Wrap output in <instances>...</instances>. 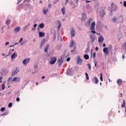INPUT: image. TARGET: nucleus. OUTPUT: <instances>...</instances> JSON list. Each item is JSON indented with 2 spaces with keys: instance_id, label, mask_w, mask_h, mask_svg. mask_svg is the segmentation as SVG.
<instances>
[{
  "instance_id": "obj_11",
  "label": "nucleus",
  "mask_w": 126,
  "mask_h": 126,
  "mask_svg": "<svg viewBox=\"0 0 126 126\" xmlns=\"http://www.w3.org/2000/svg\"><path fill=\"white\" fill-rule=\"evenodd\" d=\"M20 80H21V79H20V77H14L13 79V81L14 82L16 81L17 82H20Z\"/></svg>"
},
{
  "instance_id": "obj_42",
  "label": "nucleus",
  "mask_w": 126,
  "mask_h": 126,
  "mask_svg": "<svg viewBox=\"0 0 126 126\" xmlns=\"http://www.w3.org/2000/svg\"><path fill=\"white\" fill-rule=\"evenodd\" d=\"M93 56L94 59H95V58H96V52H94L93 54Z\"/></svg>"
},
{
  "instance_id": "obj_8",
  "label": "nucleus",
  "mask_w": 126,
  "mask_h": 126,
  "mask_svg": "<svg viewBox=\"0 0 126 126\" xmlns=\"http://www.w3.org/2000/svg\"><path fill=\"white\" fill-rule=\"evenodd\" d=\"M57 63H58L59 66L60 67L63 63V59H58V60H57Z\"/></svg>"
},
{
  "instance_id": "obj_46",
  "label": "nucleus",
  "mask_w": 126,
  "mask_h": 126,
  "mask_svg": "<svg viewBox=\"0 0 126 126\" xmlns=\"http://www.w3.org/2000/svg\"><path fill=\"white\" fill-rule=\"evenodd\" d=\"M2 80V77H0V83H1V82H2V81H1Z\"/></svg>"
},
{
  "instance_id": "obj_61",
  "label": "nucleus",
  "mask_w": 126,
  "mask_h": 126,
  "mask_svg": "<svg viewBox=\"0 0 126 126\" xmlns=\"http://www.w3.org/2000/svg\"><path fill=\"white\" fill-rule=\"evenodd\" d=\"M86 2H87V3L91 2V1H89V0H86Z\"/></svg>"
},
{
  "instance_id": "obj_59",
  "label": "nucleus",
  "mask_w": 126,
  "mask_h": 126,
  "mask_svg": "<svg viewBox=\"0 0 126 126\" xmlns=\"http://www.w3.org/2000/svg\"><path fill=\"white\" fill-rule=\"evenodd\" d=\"M58 2L57 1H56V0H55L54 2V4H56V3H57Z\"/></svg>"
},
{
  "instance_id": "obj_34",
  "label": "nucleus",
  "mask_w": 126,
  "mask_h": 126,
  "mask_svg": "<svg viewBox=\"0 0 126 126\" xmlns=\"http://www.w3.org/2000/svg\"><path fill=\"white\" fill-rule=\"evenodd\" d=\"M124 107H126V101L124 100L123 104L122 105V107L124 108Z\"/></svg>"
},
{
  "instance_id": "obj_26",
  "label": "nucleus",
  "mask_w": 126,
  "mask_h": 126,
  "mask_svg": "<svg viewBox=\"0 0 126 126\" xmlns=\"http://www.w3.org/2000/svg\"><path fill=\"white\" fill-rule=\"evenodd\" d=\"M43 14L46 15L47 14V12H49V9H47L45 10V8L43 9Z\"/></svg>"
},
{
  "instance_id": "obj_17",
  "label": "nucleus",
  "mask_w": 126,
  "mask_h": 126,
  "mask_svg": "<svg viewBox=\"0 0 126 126\" xmlns=\"http://www.w3.org/2000/svg\"><path fill=\"white\" fill-rule=\"evenodd\" d=\"M17 57V54H16V52H15L14 54H13L11 56V58L12 59V60H14V59L15 58H16Z\"/></svg>"
},
{
  "instance_id": "obj_20",
  "label": "nucleus",
  "mask_w": 126,
  "mask_h": 126,
  "mask_svg": "<svg viewBox=\"0 0 126 126\" xmlns=\"http://www.w3.org/2000/svg\"><path fill=\"white\" fill-rule=\"evenodd\" d=\"M118 20V18L116 17H114L113 18L111 19V21L113 22L114 23H116L117 22V20Z\"/></svg>"
},
{
  "instance_id": "obj_31",
  "label": "nucleus",
  "mask_w": 126,
  "mask_h": 126,
  "mask_svg": "<svg viewBox=\"0 0 126 126\" xmlns=\"http://www.w3.org/2000/svg\"><path fill=\"white\" fill-rule=\"evenodd\" d=\"M92 21H93V20L92 18H90L89 21H88V23L89 25H90V24H91V22H92Z\"/></svg>"
},
{
  "instance_id": "obj_33",
  "label": "nucleus",
  "mask_w": 126,
  "mask_h": 126,
  "mask_svg": "<svg viewBox=\"0 0 126 126\" xmlns=\"http://www.w3.org/2000/svg\"><path fill=\"white\" fill-rule=\"evenodd\" d=\"M26 44V41L24 40L23 42L21 43V46H23V45H25Z\"/></svg>"
},
{
  "instance_id": "obj_2",
  "label": "nucleus",
  "mask_w": 126,
  "mask_h": 126,
  "mask_svg": "<svg viewBox=\"0 0 126 126\" xmlns=\"http://www.w3.org/2000/svg\"><path fill=\"white\" fill-rule=\"evenodd\" d=\"M49 62L50 64H55L56 63V62H57V57H51L50 61Z\"/></svg>"
},
{
  "instance_id": "obj_63",
  "label": "nucleus",
  "mask_w": 126,
  "mask_h": 126,
  "mask_svg": "<svg viewBox=\"0 0 126 126\" xmlns=\"http://www.w3.org/2000/svg\"><path fill=\"white\" fill-rule=\"evenodd\" d=\"M102 46L103 47H106V44L103 43Z\"/></svg>"
},
{
  "instance_id": "obj_51",
  "label": "nucleus",
  "mask_w": 126,
  "mask_h": 126,
  "mask_svg": "<svg viewBox=\"0 0 126 126\" xmlns=\"http://www.w3.org/2000/svg\"><path fill=\"white\" fill-rule=\"evenodd\" d=\"M124 6H125V7H126V1H125L124 2Z\"/></svg>"
},
{
  "instance_id": "obj_49",
  "label": "nucleus",
  "mask_w": 126,
  "mask_h": 126,
  "mask_svg": "<svg viewBox=\"0 0 126 126\" xmlns=\"http://www.w3.org/2000/svg\"><path fill=\"white\" fill-rule=\"evenodd\" d=\"M68 2V0H65V5H66V4Z\"/></svg>"
},
{
  "instance_id": "obj_6",
  "label": "nucleus",
  "mask_w": 126,
  "mask_h": 126,
  "mask_svg": "<svg viewBox=\"0 0 126 126\" xmlns=\"http://www.w3.org/2000/svg\"><path fill=\"white\" fill-rule=\"evenodd\" d=\"M101 11H100V13L101 14H102L101 15V18H104V16L106 15V11H105V9L103 8V7L101 8Z\"/></svg>"
},
{
  "instance_id": "obj_39",
  "label": "nucleus",
  "mask_w": 126,
  "mask_h": 126,
  "mask_svg": "<svg viewBox=\"0 0 126 126\" xmlns=\"http://www.w3.org/2000/svg\"><path fill=\"white\" fill-rule=\"evenodd\" d=\"M8 113H9L8 110H6L5 112L4 113V114H5V116H6L8 115Z\"/></svg>"
},
{
  "instance_id": "obj_41",
  "label": "nucleus",
  "mask_w": 126,
  "mask_h": 126,
  "mask_svg": "<svg viewBox=\"0 0 126 126\" xmlns=\"http://www.w3.org/2000/svg\"><path fill=\"white\" fill-rule=\"evenodd\" d=\"M76 49V46H74V48H73V50H71V53H73V52H74V51H75V49Z\"/></svg>"
},
{
  "instance_id": "obj_32",
  "label": "nucleus",
  "mask_w": 126,
  "mask_h": 126,
  "mask_svg": "<svg viewBox=\"0 0 126 126\" xmlns=\"http://www.w3.org/2000/svg\"><path fill=\"white\" fill-rule=\"evenodd\" d=\"M87 66H88L89 70H91V65L90 63L87 64Z\"/></svg>"
},
{
  "instance_id": "obj_35",
  "label": "nucleus",
  "mask_w": 126,
  "mask_h": 126,
  "mask_svg": "<svg viewBox=\"0 0 126 126\" xmlns=\"http://www.w3.org/2000/svg\"><path fill=\"white\" fill-rule=\"evenodd\" d=\"M5 111V107H2L0 108L1 112H4Z\"/></svg>"
},
{
  "instance_id": "obj_57",
  "label": "nucleus",
  "mask_w": 126,
  "mask_h": 126,
  "mask_svg": "<svg viewBox=\"0 0 126 126\" xmlns=\"http://www.w3.org/2000/svg\"><path fill=\"white\" fill-rule=\"evenodd\" d=\"M27 6L28 7H30L31 6V4H27Z\"/></svg>"
},
{
  "instance_id": "obj_64",
  "label": "nucleus",
  "mask_w": 126,
  "mask_h": 126,
  "mask_svg": "<svg viewBox=\"0 0 126 126\" xmlns=\"http://www.w3.org/2000/svg\"><path fill=\"white\" fill-rule=\"evenodd\" d=\"M1 56H5V54L4 53H2L1 54Z\"/></svg>"
},
{
  "instance_id": "obj_28",
  "label": "nucleus",
  "mask_w": 126,
  "mask_h": 126,
  "mask_svg": "<svg viewBox=\"0 0 126 126\" xmlns=\"http://www.w3.org/2000/svg\"><path fill=\"white\" fill-rule=\"evenodd\" d=\"M30 26V24H29L28 25L25 26L24 28H23L24 31H26V30H27V27H29Z\"/></svg>"
},
{
  "instance_id": "obj_25",
  "label": "nucleus",
  "mask_w": 126,
  "mask_h": 126,
  "mask_svg": "<svg viewBox=\"0 0 126 126\" xmlns=\"http://www.w3.org/2000/svg\"><path fill=\"white\" fill-rule=\"evenodd\" d=\"M58 25V29H60L61 27H62V23L60 21H57Z\"/></svg>"
},
{
  "instance_id": "obj_12",
  "label": "nucleus",
  "mask_w": 126,
  "mask_h": 126,
  "mask_svg": "<svg viewBox=\"0 0 126 126\" xmlns=\"http://www.w3.org/2000/svg\"><path fill=\"white\" fill-rule=\"evenodd\" d=\"M38 34H39V36L41 38H42V37H44L45 35V32H39Z\"/></svg>"
},
{
  "instance_id": "obj_30",
  "label": "nucleus",
  "mask_w": 126,
  "mask_h": 126,
  "mask_svg": "<svg viewBox=\"0 0 126 126\" xmlns=\"http://www.w3.org/2000/svg\"><path fill=\"white\" fill-rule=\"evenodd\" d=\"M84 58L85 60H89V55L86 54L84 56Z\"/></svg>"
},
{
  "instance_id": "obj_5",
  "label": "nucleus",
  "mask_w": 126,
  "mask_h": 126,
  "mask_svg": "<svg viewBox=\"0 0 126 126\" xmlns=\"http://www.w3.org/2000/svg\"><path fill=\"white\" fill-rule=\"evenodd\" d=\"M70 33L71 38H72V37H75V30H74L73 28H71Z\"/></svg>"
},
{
  "instance_id": "obj_15",
  "label": "nucleus",
  "mask_w": 126,
  "mask_h": 126,
  "mask_svg": "<svg viewBox=\"0 0 126 126\" xmlns=\"http://www.w3.org/2000/svg\"><path fill=\"white\" fill-rule=\"evenodd\" d=\"M103 52H104L105 54H106V55H108L109 54V49H108V48L105 47L103 49Z\"/></svg>"
},
{
  "instance_id": "obj_1",
  "label": "nucleus",
  "mask_w": 126,
  "mask_h": 126,
  "mask_svg": "<svg viewBox=\"0 0 126 126\" xmlns=\"http://www.w3.org/2000/svg\"><path fill=\"white\" fill-rule=\"evenodd\" d=\"M95 22H93L91 25V30H92L91 31L92 33H93V34H96V32L95 31Z\"/></svg>"
},
{
  "instance_id": "obj_60",
  "label": "nucleus",
  "mask_w": 126,
  "mask_h": 126,
  "mask_svg": "<svg viewBox=\"0 0 126 126\" xmlns=\"http://www.w3.org/2000/svg\"><path fill=\"white\" fill-rule=\"evenodd\" d=\"M9 42H7L5 44V46H7V45H9Z\"/></svg>"
},
{
  "instance_id": "obj_45",
  "label": "nucleus",
  "mask_w": 126,
  "mask_h": 126,
  "mask_svg": "<svg viewBox=\"0 0 126 126\" xmlns=\"http://www.w3.org/2000/svg\"><path fill=\"white\" fill-rule=\"evenodd\" d=\"M20 101V98L19 97H17L16 98V101L17 102H19Z\"/></svg>"
},
{
  "instance_id": "obj_3",
  "label": "nucleus",
  "mask_w": 126,
  "mask_h": 126,
  "mask_svg": "<svg viewBox=\"0 0 126 126\" xmlns=\"http://www.w3.org/2000/svg\"><path fill=\"white\" fill-rule=\"evenodd\" d=\"M118 9V6L116 5H114V3H111V10L110 11L111 13H113V12L116 11Z\"/></svg>"
},
{
  "instance_id": "obj_7",
  "label": "nucleus",
  "mask_w": 126,
  "mask_h": 126,
  "mask_svg": "<svg viewBox=\"0 0 126 126\" xmlns=\"http://www.w3.org/2000/svg\"><path fill=\"white\" fill-rule=\"evenodd\" d=\"M30 62V58H27L23 60V64H28Z\"/></svg>"
},
{
  "instance_id": "obj_23",
  "label": "nucleus",
  "mask_w": 126,
  "mask_h": 126,
  "mask_svg": "<svg viewBox=\"0 0 126 126\" xmlns=\"http://www.w3.org/2000/svg\"><path fill=\"white\" fill-rule=\"evenodd\" d=\"M82 18L84 20H85V19H86V18H87V17L86 16V14H85V13H83L82 15Z\"/></svg>"
},
{
  "instance_id": "obj_13",
  "label": "nucleus",
  "mask_w": 126,
  "mask_h": 126,
  "mask_svg": "<svg viewBox=\"0 0 126 126\" xmlns=\"http://www.w3.org/2000/svg\"><path fill=\"white\" fill-rule=\"evenodd\" d=\"M104 41V37L102 36H100L98 38V42L99 43H103V41Z\"/></svg>"
},
{
  "instance_id": "obj_48",
  "label": "nucleus",
  "mask_w": 126,
  "mask_h": 126,
  "mask_svg": "<svg viewBox=\"0 0 126 126\" xmlns=\"http://www.w3.org/2000/svg\"><path fill=\"white\" fill-rule=\"evenodd\" d=\"M48 7H49V8H51V7H52V4L49 3V4H48Z\"/></svg>"
},
{
  "instance_id": "obj_36",
  "label": "nucleus",
  "mask_w": 126,
  "mask_h": 126,
  "mask_svg": "<svg viewBox=\"0 0 126 126\" xmlns=\"http://www.w3.org/2000/svg\"><path fill=\"white\" fill-rule=\"evenodd\" d=\"M85 74H86V76L87 80H89V76L88 75V73H86Z\"/></svg>"
},
{
  "instance_id": "obj_21",
  "label": "nucleus",
  "mask_w": 126,
  "mask_h": 126,
  "mask_svg": "<svg viewBox=\"0 0 126 126\" xmlns=\"http://www.w3.org/2000/svg\"><path fill=\"white\" fill-rule=\"evenodd\" d=\"M74 45H75V43H74V41H73V40H71L69 45L70 48H72V47L74 46Z\"/></svg>"
},
{
  "instance_id": "obj_19",
  "label": "nucleus",
  "mask_w": 126,
  "mask_h": 126,
  "mask_svg": "<svg viewBox=\"0 0 126 126\" xmlns=\"http://www.w3.org/2000/svg\"><path fill=\"white\" fill-rule=\"evenodd\" d=\"M94 81L95 84H97L99 80H98V78L97 77L95 76L94 78Z\"/></svg>"
},
{
  "instance_id": "obj_9",
  "label": "nucleus",
  "mask_w": 126,
  "mask_h": 126,
  "mask_svg": "<svg viewBox=\"0 0 126 126\" xmlns=\"http://www.w3.org/2000/svg\"><path fill=\"white\" fill-rule=\"evenodd\" d=\"M19 72V70L17 69V68H16V70L12 72L11 76H13V75H15V74H17Z\"/></svg>"
},
{
  "instance_id": "obj_27",
  "label": "nucleus",
  "mask_w": 126,
  "mask_h": 126,
  "mask_svg": "<svg viewBox=\"0 0 126 126\" xmlns=\"http://www.w3.org/2000/svg\"><path fill=\"white\" fill-rule=\"evenodd\" d=\"M38 27H39V28L43 29V28H44V27H45V25H44V23H41V24L38 26Z\"/></svg>"
},
{
  "instance_id": "obj_24",
  "label": "nucleus",
  "mask_w": 126,
  "mask_h": 126,
  "mask_svg": "<svg viewBox=\"0 0 126 126\" xmlns=\"http://www.w3.org/2000/svg\"><path fill=\"white\" fill-rule=\"evenodd\" d=\"M61 11L62 12V14L63 15H64V14H65V7H63L61 9Z\"/></svg>"
},
{
  "instance_id": "obj_52",
  "label": "nucleus",
  "mask_w": 126,
  "mask_h": 126,
  "mask_svg": "<svg viewBox=\"0 0 126 126\" xmlns=\"http://www.w3.org/2000/svg\"><path fill=\"white\" fill-rule=\"evenodd\" d=\"M10 80H11V77H9L8 79V82H9Z\"/></svg>"
},
{
  "instance_id": "obj_38",
  "label": "nucleus",
  "mask_w": 126,
  "mask_h": 126,
  "mask_svg": "<svg viewBox=\"0 0 126 126\" xmlns=\"http://www.w3.org/2000/svg\"><path fill=\"white\" fill-rule=\"evenodd\" d=\"M90 51V49L89 48H87L86 50L85 51V52L86 53H89Z\"/></svg>"
},
{
  "instance_id": "obj_47",
  "label": "nucleus",
  "mask_w": 126,
  "mask_h": 126,
  "mask_svg": "<svg viewBox=\"0 0 126 126\" xmlns=\"http://www.w3.org/2000/svg\"><path fill=\"white\" fill-rule=\"evenodd\" d=\"M23 40V38H22V37L21 38L19 43H21V42H22Z\"/></svg>"
},
{
  "instance_id": "obj_10",
  "label": "nucleus",
  "mask_w": 126,
  "mask_h": 126,
  "mask_svg": "<svg viewBox=\"0 0 126 126\" xmlns=\"http://www.w3.org/2000/svg\"><path fill=\"white\" fill-rule=\"evenodd\" d=\"M46 44V39H44L43 40H41V42L40 44V49H42V47H44V45Z\"/></svg>"
},
{
  "instance_id": "obj_29",
  "label": "nucleus",
  "mask_w": 126,
  "mask_h": 126,
  "mask_svg": "<svg viewBox=\"0 0 126 126\" xmlns=\"http://www.w3.org/2000/svg\"><path fill=\"white\" fill-rule=\"evenodd\" d=\"M11 20L10 19H8L7 20V21H6V25H9V24H10Z\"/></svg>"
},
{
  "instance_id": "obj_58",
  "label": "nucleus",
  "mask_w": 126,
  "mask_h": 126,
  "mask_svg": "<svg viewBox=\"0 0 126 126\" xmlns=\"http://www.w3.org/2000/svg\"><path fill=\"white\" fill-rule=\"evenodd\" d=\"M75 2L76 3H78V0H75Z\"/></svg>"
},
{
  "instance_id": "obj_54",
  "label": "nucleus",
  "mask_w": 126,
  "mask_h": 126,
  "mask_svg": "<svg viewBox=\"0 0 126 126\" xmlns=\"http://www.w3.org/2000/svg\"><path fill=\"white\" fill-rule=\"evenodd\" d=\"M98 50H99V48H98V47H95V51H98Z\"/></svg>"
},
{
  "instance_id": "obj_43",
  "label": "nucleus",
  "mask_w": 126,
  "mask_h": 126,
  "mask_svg": "<svg viewBox=\"0 0 126 126\" xmlns=\"http://www.w3.org/2000/svg\"><path fill=\"white\" fill-rule=\"evenodd\" d=\"M2 90H4V89H5V86L4 85V84L2 85Z\"/></svg>"
},
{
  "instance_id": "obj_55",
  "label": "nucleus",
  "mask_w": 126,
  "mask_h": 126,
  "mask_svg": "<svg viewBox=\"0 0 126 126\" xmlns=\"http://www.w3.org/2000/svg\"><path fill=\"white\" fill-rule=\"evenodd\" d=\"M2 116H5V114H4V113H3V114H1V115H0V117H2Z\"/></svg>"
},
{
  "instance_id": "obj_44",
  "label": "nucleus",
  "mask_w": 126,
  "mask_h": 126,
  "mask_svg": "<svg viewBox=\"0 0 126 126\" xmlns=\"http://www.w3.org/2000/svg\"><path fill=\"white\" fill-rule=\"evenodd\" d=\"M38 67V65L37 64H34V68L35 69H36V68H37Z\"/></svg>"
},
{
  "instance_id": "obj_16",
  "label": "nucleus",
  "mask_w": 126,
  "mask_h": 126,
  "mask_svg": "<svg viewBox=\"0 0 126 126\" xmlns=\"http://www.w3.org/2000/svg\"><path fill=\"white\" fill-rule=\"evenodd\" d=\"M49 47H50V45L49 44H47L44 47V52H45V53H48V50H49Z\"/></svg>"
},
{
  "instance_id": "obj_53",
  "label": "nucleus",
  "mask_w": 126,
  "mask_h": 126,
  "mask_svg": "<svg viewBox=\"0 0 126 126\" xmlns=\"http://www.w3.org/2000/svg\"><path fill=\"white\" fill-rule=\"evenodd\" d=\"M35 30H36V29L35 28H32V31H35Z\"/></svg>"
},
{
  "instance_id": "obj_14",
  "label": "nucleus",
  "mask_w": 126,
  "mask_h": 126,
  "mask_svg": "<svg viewBox=\"0 0 126 126\" xmlns=\"http://www.w3.org/2000/svg\"><path fill=\"white\" fill-rule=\"evenodd\" d=\"M14 31L15 33H18V32H20V27H18L14 29Z\"/></svg>"
},
{
  "instance_id": "obj_4",
  "label": "nucleus",
  "mask_w": 126,
  "mask_h": 126,
  "mask_svg": "<svg viewBox=\"0 0 126 126\" xmlns=\"http://www.w3.org/2000/svg\"><path fill=\"white\" fill-rule=\"evenodd\" d=\"M82 59L80 58V56L78 55L77 58V64H82Z\"/></svg>"
},
{
  "instance_id": "obj_40",
  "label": "nucleus",
  "mask_w": 126,
  "mask_h": 126,
  "mask_svg": "<svg viewBox=\"0 0 126 126\" xmlns=\"http://www.w3.org/2000/svg\"><path fill=\"white\" fill-rule=\"evenodd\" d=\"M8 107L9 108H11V107H12V103H9L8 104Z\"/></svg>"
},
{
  "instance_id": "obj_37",
  "label": "nucleus",
  "mask_w": 126,
  "mask_h": 126,
  "mask_svg": "<svg viewBox=\"0 0 126 126\" xmlns=\"http://www.w3.org/2000/svg\"><path fill=\"white\" fill-rule=\"evenodd\" d=\"M100 79L101 81H103V74L102 73L100 74Z\"/></svg>"
},
{
  "instance_id": "obj_50",
  "label": "nucleus",
  "mask_w": 126,
  "mask_h": 126,
  "mask_svg": "<svg viewBox=\"0 0 126 126\" xmlns=\"http://www.w3.org/2000/svg\"><path fill=\"white\" fill-rule=\"evenodd\" d=\"M66 61L67 62H69V61H70V58L68 57V58H67Z\"/></svg>"
},
{
  "instance_id": "obj_22",
  "label": "nucleus",
  "mask_w": 126,
  "mask_h": 126,
  "mask_svg": "<svg viewBox=\"0 0 126 126\" xmlns=\"http://www.w3.org/2000/svg\"><path fill=\"white\" fill-rule=\"evenodd\" d=\"M90 37L92 43H94V42H95V38L93 37V36H92V35H90Z\"/></svg>"
},
{
  "instance_id": "obj_18",
  "label": "nucleus",
  "mask_w": 126,
  "mask_h": 126,
  "mask_svg": "<svg viewBox=\"0 0 126 126\" xmlns=\"http://www.w3.org/2000/svg\"><path fill=\"white\" fill-rule=\"evenodd\" d=\"M123 83V80H122V79H118L117 80V84H118L119 86H120V85H122Z\"/></svg>"
},
{
  "instance_id": "obj_62",
  "label": "nucleus",
  "mask_w": 126,
  "mask_h": 126,
  "mask_svg": "<svg viewBox=\"0 0 126 126\" xmlns=\"http://www.w3.org/2000/svg\"><path fill=\"white\" fill-rule=\"evenodd\" d=\"M10 54H11V52H10V51H9V54L8 55H6V57H7V56H10Z\"/></svg>"
},
{
  "instance_id": "obj_56",
  "label": "nucleus",
  "mask_w": 126,
  "mask_h": 126,
  "mask_svg": "<svg viewBox=\"0 0 126 126\" xmlns=\"http://www.w3.org/2000/svg\"><path fill=\"white\" fill-rule=\"evenodd\" d=\"M36 27H37V24H35L33 25V28H36Z\"/></svg>"
}]
</instances>
